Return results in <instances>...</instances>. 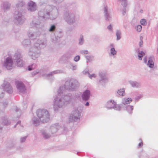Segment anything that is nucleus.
<instances>
[{
	"label": "nucleus",
	"instance_id": "f257e3e1",
	"mask_svg": "<svg viewBox=\"0 0 158 158\" xmlns=\"http://www.w3.org/2000/svg\"><path fill=\"white\" fill-rule=\"evenodd\" d=\"M45 39H39L34 44V46L31 48L28 52V55L31 59L35 60L40 56L39 49L44 48L46 45Z\"/></svg>",
	"mask_w": 158,
	"mask_h": 158
},
{
	"label": "nucleus",
	"instance_id": "f03ea898",
	"mask_svg": "<svg viewBox=\"0 0 158 158\" xmlns=\"http://www.w3.org/2000/svg\"><path fill=\"white\" fill-rule=\"evenodd\" d=\"M79 86V83L75 79H72L66 81L63 85L60 86L58 89L57 93L58 96H61L65 92L73 91L76 89Z\"/></svg>",
	"mask_w": 158,
	"mask_h": 158
},
{
	"label": "nucleus",
	"instance_id": "7ed1b4c3",
	"mask_svg": "<svg viewBox=\"0 0 158 158\" xmlns=\"http://www.w3.org/2000/svg\"><path fill=\"white\" fill-rule=\"evenodd\" d=\"M46 14L48 18L51 20L56 19L59 16V10L56 6H46Z\"/></svg>",
	"mask_w": 158,
	"mask_h": 158
},
{
	"label": "nucleus",
	"instance_id": "20e7f679",
	"mask_svg": "<svg viewBox=\"0 0 158 158\" xmlns=\"http://www.w3.org/2000/svg\"><path fill=\"white\" fill-rule=\"evenodd\" d=\"M82 110L78 107L75 108L72 111L69 117V121L70 122H78L80 119Z\"/></svg>",
	"mask_w": 158,
	"mask_h": 158
},
{
	"label": "nucleus",
	"instance_id": "39448f33",
	"mask_svg": "<svg viewBox=\"0 0 158 158\" xmlns=\"http://www.w3.org/2000/svg\"><path fill=\"white\" fill-rule=\"evenodd\" d=\"M36 114L37 117L43 123H47L49 121L50 115L46 109H39L37 110Z\"/></svg>",
	"mask_w": 158,
	"mask_h": 158
},
{
	"label": "nucleus",
	"instance_id": "423d86ee",
	"mask_svg": "<svg viewBox=\"0 0 158 158\" xmlns=\"http://www.w3.org/2000/svg\"><path fill=\"white\" fill-rule=\"evenodd\" d=\"M63 19L68 24L71 25L74 24L76 22L75 14L72 12H67L64 13Z\"/></svg>",
	"mask_w": 158,
	"mask_h": 158
},
{
	"label": "nucleus",
	"instance_id": "0eeeda50",
	"mask_svg": "<svg viewBox=\"0 0 158 158\" xmlns=\"http://www.w3.org/2000/svg\"><path fill=\"white\" fill-rule=\"evenodd\" d=\"M67 106L62 97L58 96L54 98L53 101V108L55 111H57L60 108H63Z\"/></svg>",
	"mask_w": 158,
	"mask_h": 158
},
{
	"label": "nucleus",
	"instance_id": "6e6552de",
	"mask_svg": "<svg viewBox=\"0 0 158 158\" xmlns=\"http://www.w3.org/2000/svg\"><path fill=\"white\" fill-rule=\"evenodd\" d=\"M98 75L100 78L98 81L100 85H104L108 81L107 73L105 71H102L99 72Z\"/></svg>",
	"mask_w": 158,
	"mask_h": 158
},
{
	"label": "nucleus",
	"instance_id": "1a4fd4ad",
	"mask_svg": "<svg viewBox=\"0 0 158 158\" xmlns=\"http://www.w3.org/2000/svg\"><path fill=\"white\" fill-rule=\"evenodd\" d=\"M14 18L15 22L18 25H22L25 20L24 17L20 12L16 11Z\"/></svg>",
	"mask_w": 158,
	"mask_h": 158
},
{
	"label": "nucleus",
	"instance_id": "9d476101",
	"mask_svg": "<svg viewBox=\"0 0 158 158\" xmlns=\"http://www.w3.org/2000/svg\"><path fill=\"white\" fill-rule=\"evenodd\" d=\"M106 107L108 109H114V110L120 111L121 109L120 105L118 104L114 100L108 101L106 104Z\"/></svg>",
	"mask_w": 158,
	"mask_h": 158
},
{
	"label": "nucleus",
	"instance_id": "9b49d317",
	"mask_svg": "<svg viewBox=\"0 0 158 158\" xmlns=\"http://www.w3.org/2000/svg\"><path fill=\"white\" fill-rule=\"evenodd\" d=\"M3 66L7 70L12 69L14 67V63L12 59L10 57H7L3 62Z\"/></svg>",
	"mask_w": 158,
	"mask_h": 158
},
{
	"label": "nucleus",
	"instance_id": "f8f14e48",
	"mask_svg": "<svg viewBox=\"0 0 158 158\" xmlns=\"http://www.w3.org/2000/svg\"><path fill=\"white\" fill-rule=\"evenodd\" d=\"M22 58V56L21 53L19 52H16L14 56V60L15 61L18 67H22L24 65V62Z\"/></svg>",
	"mask_w": 158,
	"mask_h": 158
},
{
	"label": "nucleus",
	"instance_id": "ddd939ff",
	"mask_svg": "<svg viewBox=\"0 0 158 158\" xmlns=\"http://www.w3.org/2000/svg\"><path fill=\"white\" fill-rule=\"evenodd\" d=\"M4 90L8 94H11L13 92V89L12 86L7 81L4 80L3 83L1 85Z\"/></svg>",
	"mask_w": 158,
	"mask_h": 158
},
{
	"label": "nucleus",
	"instance_id": "4468645a",
	"mask_svg": "<svg viewBox=\"0 0 158 158\" xmlns=\"http://www.w3.org/2000/svg\"><path fill=\"white\" fill-rule=\"evenodd\" d=\"M103 13L105 19L108 21L111 20L112 17L110 14V10L106 6H105L103 8Z\"/></svg>",
	"mask_w": 158,
	"mask_h": 158
},
{
	"label": "nucleus",
	"instance_id": "2eb2a0df",
	"mask_svg": "<svg viewBox=\"0 0 158 158\" xmlns=\"http://www.w3.org/2000/svg\"><path fill=\"white\" fill-rule=\"evenodd\" d=\"M17 90L20 93H23L26 90V88L24 84L22 82L17 81L16 83Z\"/></svg>",
	"mask_w": 158,
	"mask_h": 158
},
{
	"label": "nucleus",
	"instance_id": "dca6fc26",
	"mask_svg": "<svg viewBox=\"0 0 158 158\" xmlns=\"http://www.w3.org/2000/svg\"><path fill=\"white\" fill-rule=\"evenodd\" d=\"M72 57L71 54L69 53H66L63 55L59 59V62L62 63L69 60Z\"/></svg>",
	"mask_w": 158,
	"mask_h": 158
},
{
	"label": "nucleus",
	"instance_id": "f3484780",
	"mask_svg": "<svg viewBox=\"0 0 158 158\" xmlns=\"http://www.w3.org/2000/svg\"><path fill=\"white\" fill-rule=\"evenodd\" d=\"M61 97L63 98V100L67 105L71 102L73 98L72 94L70 93L64 94Z\"/></svg>",
	"mask_w": 158,
	"mask_h": 158
},
{
	"label": "nucleus",
	"instance_id": "a211bd4d",
	"mask_svg": "<svg viewBox=\"0 0 158 158\" xmlns=\"http://www.w3.org/2000/svg\"><path fill=\"white\" fill-rule=\"evenodd\" d=\"M27 35L31 39L34 40L39 36L38 32H35L31 30H29L27 31Z\"/></svg>",
	"mask_w": 158,
	"mask_h": 158
},
{
	"label": "nucleus",
	"instance_id": "6ab92c4d",
	"mask_svg": "<svg viewBox=\"0 0 158 158\" xmlns=\"http://www.w3.org/2000/svg\"><path fill=\"white\" fill-rule=\"evenodd\" d=\"M28 10L31 11H34L36 10L37 5L35 2L33 1H30L28 3Z\"/></svg>",
	"mask_w": 158,
	"mask_h": 158
},
{
	"label": "nucleus",
	"instance_id": "aec40b11",
	"mask_svg": "<svg viewBox=\"0 0 158 158\" xmlns=\"http://www.w3.org/2000/svg\"><path fill=\"white\" fill-rule=\"evenodd\" d=\"M48 129L44 130L41 131L42 136L45 139L49 138L52 136V134Z\"/></svg>",
	"mask_w": 158,
	"mask_h": 158
},
{
	"label": "nucleus",
	"instance_id": "412c9836",
	"mask_svg": "<svg viewBox=\"0 0 158 158\" xmlns=\"http://www.w3.org/2000/svg\"><path fill=\"white\" fill-rule=\"evenodd\" d=\"M90 96V92L89 90H86L84 91L81 95L82 99L85 101H87L89 99Z\"/></svg>",
	"mask_w": 158,
	"mask_h": 158
},
{
	"label": "nucleus",
	"instance_id": "4be33fe9",
	"mask_svg": "<svg viewBox=\"0 0 158 158\" xmlns=\"http://www.w3.org/2000/svg\"><path fill=\"white\" fill-rule=\"evenodd\" d=\"M60 127L58 124H56L51 126L48 129L52 134L55 133Z\"/></svg>",
	"mask_w": 158,
	"mask_h": 158
},
{
	"label": "nucleus",
	"instance_id": "5701e85b",
	"mask_svg": "<svg viewBox=\"0 0 158 158\" xmlns=\"http://www.w3.org/2000/svg\"><path fill=\"white\" fill-rule=\"evenodd\" d=\"M129 83L133 88H139L141 86V83L136 81L130 80L128 81Z\"/></svg>",
	"mask_w": 158,
	"mask_h": 158
},
{
	"label": "nucleus",
	"instance_id": "b1692460",
	"mask_svg": "<svg viewBox=\"0 0 158 158\" xmlns=\"http://www.w3.org/2000/svg\"><path fill=\"white\" fill-rule=\"evenodd\" d=\"M46 6L45 9H41L40 10L38 13L39 16L43 19H45L48 17H46L47 16L46 14Z\"/></svg>",
	"mask_w": 158,
	"mask_h": 158
},
{
	"label": "nucleus",
	"instance_id": "393cba45",
	"mask_svg": "<svg viewBox=\"0 0 158 158\" xmlns=\"http://www.w3.org/2000/svg\"><path fill=\"white\" fill-rule=\"evenodd\" d=\"M60 73V71L59 70H56L53 71L48 74H44L43 76L45 77L49 78L52 77V76L55 74H58Z\"/></svg>",
	"mask_w": 158,
	"mask_h": 158
},
{
	"label": "nucleus",
	"instance_id": "a878e982",
	"mask_svg": "<svg viewBox=\"0 0 158 158\" xmlns=\"http://www.w3.org/2000/svg\"><path fill=\"white\" fill-rule=\"evenodd\" d=\"M31 123L35 126L39 125L41 122L38 117L35 116L34 117L31 119Z\"/></svg>",
	"mask_w": 158,
	"mask_h": 158
},
{
	"label": "nucleus",
	"instance_id": "bb28decb",
	"mask_svg": "<svg viewBox=\"0 0 158 158\" xmlns=\"http://www.w3.org/2000/svg\"><path fill=\"white\" fill-rule=\"evenodd\" d=\"M117 54V51L114 48H110L109 53L110 56L114 58H116Z\"/></svg>",
	"mask_w": 158,
	"mask_h": 158
},
{
	"label": "nucleus",
	"instance_id": "cd10ccee",
	"mask_svg": "<svg viewBox=\"0 0 158 158\" xmlns=\"http://www.w3.org/2000/svg\"><path fill=\"white\" fill-rule=\"evenodd\" d=\"M31 42L30 40L29 39H27L24 40L22 42V44L25 47H27L30 45Z\"/></svg>",
	"mask_w": 158,
	"mask_h": 158
},
{
	"label": "nucleus",
	"instance_id": "c85d7f7f",
	"mask_svg": "<svg viewBox=\"0 0 158 158\" xmlns=\"http://www.w3.org/2000/svg\"><path fill=\"white\" fill-rule=\"evenodd\" d=\"M132 101V99L131 98H124L122 100V103L124 105L130 103Z\"/></svg>",
	"mask_w": 158,
	"mask_h": 158
},
{
	"label": "nucleus",
	"instance_id": "c756f323",
	"mask_svg": "<svg viewBox=\"0 0 158 158\" xmlns=\"http://www.w3.org/2000/svg\"><path fill=\"white\" fill-rule=\"evenodd\" d=\"M125 109L129 114H131L133 109V106L130 105H127L125 107Z\"/></svg>",
	"mask_w": 158,
	"mask_h": 158
},
{
	"label": "nucleus",
	"instance_id": "7c9ffc66",
	"mask_svg": "<svg viewBox=\"0 0 158 158\" xmlns=\"http://www.w3.org/2000/svg\"><path fill=\"white\" fill-rule=\"evenodd\" d=\"M116 40H119L121 38V31L120 30L117 29L116 31Z\"/></svg>",
	"mask_w": 158,
	"mask_h": 158
},
{
	"label": "nucleus",
	"instance_id": "2f4dec72",
	"mask_svg": "<svg viewBox=\"0 0 158 158\" xmlns=\"http://www.w3.org/2000/svg\"><path fill=\"white\" fill-rule=\"evenodd\" d=\"M125 94V90L123 88L118 90L116 95L118 96L119 95L120 96H123Z\"/></svg>",
	"mask_w": 158,
	"mask_h": 158
},
{
	"label": "nucleus",
	"instance_id": "473e14b6",
	"mask_svg": "<svg viewBox=\"0 0 158 158\" xmlns=\"http://www.w3.org/2000/svg\"><path fill=\"white\" fill-rule=\"evenodd\" d=\"M1 122L4 125H7L10 124V122L8 121L7 118L5 116L2 117L1 119Z\"/></svg>",
	"mask_w": 158,
	"mask_h": 158
},
{
	"label": "nucleus",
	"instance_id": "72a5a7b5",
	"mask_svg": "<svg viewBox=\"0 0 158 158\" xmlns=\"http://www.w3.org/2000/svg\"><path fill=\"white\" fill-rule=\"evenodd\" d=\"M78 44L79 45H82L85 42V40L84 39L83 36L82 35H81L80 36L79 38L78 39Z\"/></svg>",
	"mask_w": 158,
	"mask_h": 158
},
{
	"label": "nucleus",
	"instance_id": "f704fd0d",
	"mask_svg": "<svg viewBox=\"0 0 158 158\" xmlns=\"http://www.w3.org/2000/svg\"><path fill=\"white\" fill-rule=\"evenodd\" d=\"M40 22L38 21L37 22L36 21L34 20L31 23V27H37L39 25Z\"/></svg>",
	"mask_w": 158,
	"mask_h": 158
},
{
	"label": "nucleus",
	"instance_id": "c9c22d12",
	"mask_svg": "<svg viewBox=\"0 0 158 158\" xmlns=\"http://www.w3.org/2000/svg\"><path fill=\"white\" fill-rule=\"evenodd\" d=\"M37 64L35 63H33L32 64L29 65L28 66V70L31 71L37 68Z\"/></svg>",
	"mask_w": 158,
	"mask_h": 158
},
{
	"label": "nucleus",
	"instance_id": "e433bc0d",
	"mask_svg": "<svg viewBox=\"0 0 158 158\" xmlns=\"http://www.w3.org/2000/svg\"><path fill=\"white\" fill-rule=\"evenodd\" d=\"M147 65L150 68H153L154 66V63L152 59H150L148 62Z\"/></svg>",
	"mask_w": 158,
	"mask_h": 158
},
{
	"label": "nucleus",
	"instance_id": "4c0bfd02",
	"mask_svg": "<svg viewBox=\"0 0 158 158\" xmlns=\"http://www.w3.org/2000/svg\"><path fill=\"white\" fill-rule=\"evenodd\" d=\"M86 59V62L87 63L91 62L94 59L93 56L91 55L86 56H85Z\"/></svg>",
	"mask_w": 158,
	"mask_h": 158
},
{
	"label": "nucleus",
	"instance_id": "58836bf2",
	"mask_svg": "<svg viewBox=\"0 0 158 158\" xmlns=\"http://www.w3.org/2000/svg\"><path fill=\"white\" fill-rule=\"evenodd\" d=\"M56 29V27L55 25H51L48 29V31L50 32L54 31Z\"/></svg>",
	"mask_w": 158,
	"mask_h": 158
},
{
	"label": "nucleus",
	"instance_id": "ea45409f",
	"mask_svg": "<svg viewBox=\"0 0 158 158\" xmlns=\"http://www.w3.org/2000/svg\"><path fill=\"white\" fill-rule=\"evenodd\" d=\"M10 5L7 3H5L3 5V9L5 10H7L9 9L10 7Z\"/></svg>",
	"mask_w": 158,
	"mask_h": 158
},
{
	"label": "nucleus",
	"instance_id": "a19ab883",
	"mask_svg": "<svg viewBox=\"0 0 158 158\" xmlns=\"http://www.w3.org/2000/svg\"><path fill=\"white\" fill-rule=\"evenodd\" d=\"M145 55V53L143 51H139L138 53V56L139 60H142L143 56Z\"/></svg>",
	"mask_w": 158,
	"mask_h": 158
},
{
	"label": "nucleus",
	"instance_id": "79ce46f5",
	"mask_svg": "<svg viewBox=\"0 0 158 158\" xmlns=\"http://www.w3.org/2000/svg\"><path fill=\"white\" fill-rule=\"evenodd\" d=\"M70 68L72 70H76L77 68V66L75 64H70Z\"/></svg>",
	"mask_w": 158,
	"mask_h": 158
},
{
	"label": "nucleus",
	"instance_id": "37998d69",
	"mask_svg": "<svg viewBox=\"0 0 158 158\" xmlns=\"http://www.w3.org/2000/svg\"><path fill=\"white\" fill-rule=\"evenodd\" d=\"M118 1L121 3V4L124 6H127V0H118Z\"/></svg>",
	"mask_w": 158,
	"mask_h": 158
},
{
	"label": "nucleus",
	"instance_id": "c03bdc74",
	"mask_svg": "<svg viewBox=\"0 0 158 158\" xmlns=\"http://www.w3.org/2000/svg\"><path fill=\"white\" fill-rule=\"evenodd\" d=\"M52 1L55 3L58 4L62 2L64 0H52Z\"/></svg>",
	"mask_w": 158,
	"mask_h": 158
},
{
	"label": "nucleus",
	"instance_id": "a18cd8bd",
	"mask_svg": "<svg viewBox=\"0 0 158 158\" xmlns=\"http://www.w3.org/2000/svg\"><path fill=\"white\" fill-rule=\"evenodd\" d=\"M88 77L91 79L93 78H95L97 77V75L95 74H90L89 73H88Z\"/></svg>",
	"mask_w": 158,
	"mask_h": 158
},
{
	"label": "nucleus",
	"instance_id": "49530a36",
	"mask_svg": "<svg viewBox=\"0 0 158 158\" xmlns=\"http://www.w3.org/2000/svg\"><path fill=\"white\" fill-rule=\"evenodd\" d=\"M4 90L3 88L0 87V98L3 97L4 96Z\"/></svg>",
	"mask_w": 158,
	"mask_h": 158
},
{
	"label": "nucleus",
	"instance_id": "de8ad7c7",
	"mask_svg": "<svg viewBox=\"0 0 158 158\" xmlns=\"http://www.w3.org/2000/svg\"><path fill=\"white\" fill-rule=\"evenodd\" d=\"M80 56L79 55L76 56L74 58L73 60L75 62H78L80 59Z\"/></svg>",
	"mask_w": 158,
	"mask_h": 158
},
{
	"label": "nucleus",
	"instance_id": "09e8293b",
	"mask_svg": "<svg viewBox=\"0 0 158 158\" xmlns=\"http://www.w3.org/2000/svg\"><path fill=\"white\" fill-rule=\"evenodd\" d=\"M24 2L23 1H21L18 3L17 5V6L18 7H22L24 5Z\"/></svg>",
	"mask_w": 158,
	"mask_h": 158
},
{
	"label": "nucleus",
	"instance_id": "8fccbe9b",
	"mask_svg": "<svg viewBox=\"0 0 158 158\" xmlns=\"http://www.w3.org/2000/svg\"><path fill=\"white\" fill-rule=\"evenodd\" d=\"M142 27L141 25H138L136 27V30L138 32H140L142 30Z\"/></svg>",
	"mask_w": 158,
	"mask_h": 158
},
{
	"label": "nucleus",
	"instance_id": "3c124183",
	"mask_svg": "<svg viewBox=\"0 0 158 158\" xmlns=\"http://www.w3.org/2000/svg\"><path fill=\"white\" fill-rule=\"evenodd\" d=\"M113 25L111 24H110L107 27V29L111 31H113Z\"/></svg>",
	"mask_w": 158,
	"mask_h": 158
},
{
	"label": "nucleus",
	"instance_id": "603ef678",
	"mask_svg": "<svg viewBox=\"0 0 158 158\" xmlns=\"http://www.w3.org/2000/svg\"><path fill=\"white\" fill-rule=\"evenodd\" d=\"M27 136H24L21 137L20 139V142L21 143H23L25 142L27 138Z\"/></svg>",
	"mask_w": 158,
	"mask_h": 158
},
{
	"label": "nucleus",
	"instance_id": "864d4df0",
	"mask_svg": "<svg viewBox=\"0 0 158 158\" xmlns=\"http://www.w3.org/2000/svg\"><path fill=\"white\" fill-rule=\"evenodd\" d=\"M141 24L143 25H145L146 24V21L145 19H141L140 21Z\"/></svg>",
	"mask_w": 158,
	"mask_h": 158
},
{
	"label": "nucleus",
	"instance_id": "5fc2aeb1",
	"mask_svg": "<svg viewBox=\"0 0 158 158\" xmlns=\"http://www.w3.org/2000/svg\"><path fill=\"white\" fill-rule=\"evenodd\" d=\"M126 6H123V10L122 11V14L123 15H125L126 14Z\"/></svg>",
	"mask_w": 158,
	"mask_h": 158
},
{
	"label": "nucleus",
	"instance_id": "6e6d98bb",
	"mask_svg": "<svg viewBox=\"0 0 158 158\" xmlns=\"http://www.w3.org/2000/svg\"><path fill=\"white\" fill-rule=\"evenodd\" d=\"M80 53L83 54H87L88 53V52L87 50H82L80 51Z\"/></svg>",
	"mask_w": 158,
	"mask_h": 158
},
{
	"label": "nucleus",
	"instance_id": "4d7b16f0",
	"mask_svg": "<svg viewBox=\"0 0 158 158\" xmlns=\"http://www.w3.org/2000/svg\"><path fill=\"white\" fill-rule=\"evenodd\" d=\"M48 2V0H44V1H43L41 0L40 2V5H43L44 4H46Z\"/></svg>",
	"mask_w": 158,
	"mask_h": 158
},
{
	"label": "nucleus",
	"instance_id": "13d9d810",
	"mask_svg": "<svg viewBox=\"0 0 158 158\" xmlns=\"http://www.w3.org/2000/svg\"><path fill=\"white\" fill-rule=\"evenodd\" d=\"M39 71H40L39 70H36L33 72L32 73V74L33 75H35L36 74L38 73L39 72Z\"/></svg>",
	"mask_w": 158,
	"mask_h": 158
},
{
	"label": "nucleus",
	"instance_id": "bf43d9fd",
	"mask_svg": "<svg viewBox=\"0 0 158 158\" xmlns=\"http://www.w3.org/2000/svg\"><path fill=\"white\" fill-rule=\"evenodd\" d=\"M143 97L142 96V95H140L139 96H137L136 98H135V100L136 101H138L139 100L142 98Z\"/></svg>",
	"mask_w": 158,
	"mask_h": 158
},
{
	"label": "nucleus",
	"instance_id": "052dcab7",
	"mask_svg": "<svg viewBox=\"0 0 158 158\" xmlns=\"http://www.w3.org/2000/svg\"><path fill=\"white\" fill-rule=\"evenodd\" d=\"M14 110L16 112H18L19 113H21L20 110L18 107H15L14 108Z\"/></svg>",
	"mask_w": 158,
	"mask_h": 158
},
{
	"label": "nucleus",
	"instance_id": "680f3d73",
	"mask_svg": "<svg viewBox=\"0 0 158 158\" xmlns=\"http://www.w3.org/2000/svg\"><path fill=\"white\" fill-rule=\"evenodd\" d=\"M52 39L54 42H57L58 40V39L56 38V37H53V38H52Z\"/></svg>",
	"mask_w": 158,
	"mask_h": 158
},
{
	"label": "nucleus",
	"instance_id": "e2e57ef3",
	"mask_svg": "<svg viewBox=\"0 0 158 158\" xmlns=\"http://www.w3.org/2000/svg\"><path fill=\"white\" fill-rule=\"evenodd\" d=\"M19 125V126H21V127H22V126H21V121H18L16 124L15 126V127L17 125Z\"/></svg>",
	"mask_w": 158,
	"mask_h": 158
},
{
	"label": "nucleus",
	"instance_id": "0e129e2a",
	"mask_svg": "<svg viewBox=\"0 0 158 158\" xmlns=\"http://www.w3.org/2000/svg\"><path fill=\"white\" fill-rule=\"evenodd\" d=\"M139 140L142 141V140L141 139H139ZM143 143L141 142L140 143H139V147H141L143 146Z\"/></svg>",
	"mask_w": 158,
	"mask_h": 158
},
{
	"label": "nucleus",
	"instance_id": "69168bd1",
	"mask_svg": "<svg viewBox=\"0 0 158 158\" xmlns=\"http://www.w3.org/2000/svg\"><path fill=\"white\" fill-rule=\"evenodd\" d=\"M83 74H87L88 75V73H89L88 71H87V70H85L83 72Z\"/></svg>",
	"mask_w": 158,
	"mask_h": 158
},
{
	"label": "nucleus",
	"instance_id": "338daca9",
	"mask_svg": "<svg viewBox=\"0 0 158 158\" xmlns=\"http://www.w3.org/2000/svg\"><path fill=\"white\" fill-rule=\"evenodd\" d=\"M110 47L111 48H114V45L113 44H110Z\"/></svg>",
	"mask_w": 158,
	"mask_h": 158
},
{
	"label": "nucleus",
	"instance_id": "774afa93",
	"mask_svg": "<svg viewBox=\"0 0 158 158\" xmlns=\"http://www.w3.org/2000/svg\"><path fill=\"white\" fill-rule=\"evenodd\" d=\"M143 60H144V62L145 63H147V59L146 57H145L144 58Z\"/></svg>",
	"mask_w": 158,
	"mask_h": 158
}]
</instances>
